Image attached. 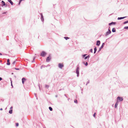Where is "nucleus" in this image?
Listing matches in <instances>:
<instances>
[{
  "mask_svg": "<svg viewBox=\"0 0 128 128\" xmlns=\"http://www.w3.org/2000/svg\"><path fill=\"white\" fill-rule=\"evenodd\" d=\"M15 61H14V62L13 63V64H15Z\"/></svg>",
  "mask_w": 128,
  "mask_h": 128,
  "instance_id": "nucleus-33",
  "label": "nucleus"
},
{
  "mask_svg": "<svg viewBox=\"0 0 128 128\" xmlns=\"http://www.w3.org/2000/svg\"><path fill=\"white\" fill-rule=\"evenodd\" d=\"M94 53L95 54V53L96 52V50H97L96 47H95L94 48Z\"/></svg>",
  "mask_w": 128,
  "mask_h": 128,
  "instance_id": "nucleus-17",
  "label": "nucleus"
},
{
  "mask_svg": "<svg viewBox=\"0 0 128 128\" xmlns=\"http://www.w3.org/2000/svg\"><path fill=\"white\" fill-rule=\"evenodd\" d=\"M123 100V99L122 98H120L119 97H118L117 98V102H118V101H121Z\"/></svg>",
  "mask_w": 128,
  "mask_h": 128,
  "instance_id": "nucleus-2",
  "label": "nucleus"
},
{
  "mask_svg": "<svg viewBox=\"0 0 128 128\" xmlns=\"http://www.w3.org/2000/svg\"><path fill=\"white\" fill-rule=\"evenodd\" d=\"M100 41L99 40H98L97 41V42H96V45H97L99 46L100 44Z\"/></svg>",
  "mask_w": 128,
  "mask_h": 128,
  "instance_id": "nucleus-10",
  "label": "nucleus"
},
{
  "mask_svg": "<svg viewBox=\"0 0 128 128\" xmlns=\"http://www.w3.org/2000/svg\"><path fill=\"white\" fill-rule=\"evenodd\" d=\"M111 33V31L110 30H108V31L106 32V35L107 36L109 34H110Z\"/></svg>",
  "mask_w": 128,
  "mask_h": 128,
  "instance_id": "nucleus-7",
  "label": "nucleus"
},
{
  "mask_svg": "<svg viewBox=\"0 0 128 128\" xmlns=\"http://www.w3.org/2000/svg\"><path fill=\"white\" fill-rule=\"evenodd\" d=\"M41 18H42V19H43V20H44V19H43V16L42 15V14Z\"/></svg>",
  "mask_w": 128,
  "mask_h": 128,
  "instance_id": "nucleus-28",
  "label": "nucleus"
},
{
  "mask_svg": "<svg viewBox=\"0 0 128 128\" xmlns=\"http://www.w3.org/2000/svg\"><path fill=\"white\" fill-rule=\"evenodd\" d=\"M79 68L78 67H77L76 70V73L77 74V76H78L79 75Z\"/></svg>",
  "mask_w": 128,
  "mask_h": 128,
  "instance_id": "nucleus-4",
  "label": "nucleus"
},
{
  "mask_svg": "<svg viewBox=\"0 0 128 128\" xmlns=\"http://www.w3.org/2000/svg\"><path fill=\"white\" fill-rule=\"evenodd\" d=\"M46 52H45L43 51L41 52L40 56L42 57H44L46 56Z\"/></svg>",
  "mask_w": 128,
  "mask_h": 128,
  "instance_id": "nucleus-1",
  "label": "nucleus"
},
{
  "mask_svg": "<svg viewBox=\"0 0 128 128\" xmlns=\"http://www.w3.org/2000/svg\"><path fill=\"white\" fill-rule=\"evenodd\" d=\"M88 65V63L87 62H86L85 64V65L86 66H87Z\"/></svg>",
  "mask_w": 128,
  "mask_h": 128,
  "instance_id": "nucleus-30",
  "label": "nucleus"
},
{
  "mask_svg": "<svg viewBox=\"0 0 128 128\" xmlns=\"http://www.w3.org/2000/svg\"><path fill=\"white\" fill-rule=\"evenodd\" d=\"M124 28L125 29H128V26H126L124 27Z\"/></svg>",
  "mask_w": 128,
  "mask_h": 128,
  "instance_id": "nucleus-26",
  "label": "nucleus"
},
{
  "mask_svg": "<svg viewBox=\"0 0 128 128\" xmlns=\"http://www.w3.org/2000/svg\"><path fill=\"white\" fill-rule=\"evenodd\" d=\"M96 113H94V114L93 115V116H94V117H95V114H96Z\"/></svg>",
  "mask_w": 128,
  "mask_h": 128,
  "instance_id": "nucleus-29",
  "label": "nucleus"
},
{
  "mask_svg": "<svg viewBox=\"0 0 128 128\" xmlns=\"http://www.w3.org/2000/svg\"><path fill=\"white\" fill-rule=\"evenodd\" d=\"M0 55H2V54L1 53H0Z\"/></svg>",
  "mask_w": 128,
  "mask_h": 128,
  "instance_id": "nucleus-35",
  "label": "nucleus"
},
{
  "mask_svg": "<svg viewBox=\"0 0 128 128\" xmlns=\"http://www.w3.org/2000/svg\"><path fill=\"white\" fill-rule=\"evenodd\" d=\"M49 108L50 111H52V108L50 107H49Z\"/></svg>",
  "mask_w": 128,
  "mask_h": 128,
  "instance_id": "nucleus-20",
  "label": "nucleus"
},
{
  "mask_svg": "<svg viewBox=\"0 0 128 128\" xmlns=\"http://www.w3.org/2000/svg\"><path fill=\"white\" fill-rule=\"evenodd\" d=\"M86 54H84V55L83 56V57H85L84 58V59L85 60H86V59L88 58H89L90 57V56L89 55H88L87 56H86Z\"/></svg>",
  "mask_w": 128,
  "mask_h": 128,
  "instance_id": "nucleus-5",
  "label": "nucleus"
},
{
  "mask_svg": "<svg viewBox=\"0 0 128 128\" xmlns=\"http://www.w3.org/2000/svg\"><path fill=\"white\" fill-rule=\"evenodd\" d=\"M2 80V78H1L0 77V81Z\"/></svg>",
  "mask_w": 128,
  "mask_h": 128,
  "instance_id": "nucleus-32",
  "label": "nucleus"
},
{
  "mask_svg": "<svg viewBox=\"0 0 128 128\" xmlns=\"http://www.w3.org/2000/svg\"><path fill=\"white\" fill-rule=\"evenodd\" d=\"M126 17H123L118 18V20H121V19H124V18H125Z\"/></svg>",
  "mask_w": 128,
  "mask_h": 128,
  "instance_id": "nucleus-14",
  "label": "nucleus"
},
{
  "mask_svg": "<svg viewBox=\"0 0 128 128\" xmlns=\"http://www.w3.org/2000/svg\"><path fill=\"white\" fill-rule=\"evenodd\" d=\"M74 102L76 103H77V101L76 100H74Z\"/></svg>",
  "mask_w": 128,
  "mask_h": 128,
  "instance_id": "nucleus-22",
  "label": "nucleus"
},
{
  "mask_svg": "<svg viewBox=\"0 0 128 128\" xmlns=\"http://www.w3.org/2000/svg\"><path fill=\"white\" fill-rule=\"evenodd\" d=\"M51 59V58L50 57H48L46 58V61L47 62H49Z\"/></svg>",
  "mask_w": 128,
  "mask_h": 128,
  "instance_id": "nucleus-6",
  "label": "nucleus"
},
{
  "mask_svg": "<svg viewBox=\"0 0 128 128\" xmlns=\"http://www.w3.org/2000/svg\"><path fill=\"white\" fill-rule=\"evenodd\" d=\"M12 110H10L9 111V113L10 114H12Z\"/></svg>",
  "mask_w": 128,
  "mask_h": 128,
  "instance_id": "nucleus-18",
  "label": "nucleus"
},
{
  "mask_svg": "<svg viewBox=\"0 0 128 128\" xmlns=\"http://www.w3.org/2000/svg\"><path fill=\"white\" fill-rule=\"evenodd\" d=\"M34 59H33V60H34Z\"/></svg>",
  "mask_w": 128,
  "mask_h": 128,
  "instance_id": "nucleus-37",
  "label": "nucleus"
},
{
  "mask_svg": "<svg viewBox=\"0 0 128 128\" xmlns=\"http://www.w3.org/2000/svg\"><path fill=\"white\" fill-rule=\"evenodd\" d=\"M118 102H116V104H115V108H116L117 107V106H118Z\"/></svg>",
  "mask_w": 128,
  "mask_h": 128,
  "instance_id": "nucleus-13",
  "label": "nucleus"
},
{
  "mask_svg": "<svg viewBox=\"0 0 128 128\" xmlns=\"http://www.w3.org/2000/svg\"><path fill=\"white\" fill-rule=\"evenodd\" d=\"M0 110H2V108H1L0 109Z\"/></svg>",
  "mask_w": 128,
  "mask_h": 128,
  "instance_id": "nucleus-34",
  "label": "nucleus"
},
{
  "mask_svg": "<svg viewBox=\"0 0 128 128\" xmlns=\"http://www.w3.org/2000/svg\"><path fill=\"white\" fill-rule=\"evenodd\" d=\"M11 85L12 86V84H11Z\"/></svg>",
  "mask_w": 128,
  "mask_h": 128,
  "instance_id": "nucleus-38",
  "label": "nucleus"
},
{
  "mask_svg": "<svg viewBox=\"0 0 128 128\" xmlns=\"http://www.w3.org/2000/svg\"><path fill=\"white\" fill-rule=\"evenodd\" d=\"M16 126H18V123H16Z\"/></svg>",
  "mask_w": 128,
  "mask_h": 128,
  "instance_id": "nucleus-24",
  "label": "nucleus"
},
{
  "mask_svg": "<svg viewBox=\"0 0 128 128\" xmlns=\"http://www.w3.org/2000/svg\"><path fill=\"white\" fill-rule=\"evenodd\" d=\"M8 1L12 5H13V2H12V1H11V0H8Z\"/></svg>",
  "mask_w": 128,
  "mask_h": 128,
  "instance_id": "nucleus-15",
  "label": "nucleus"
},
{
  "mask_svg": "<svg viewBox=\"0 0 128 128\" xmlns=\"http://www.w3.org/2000/svg\"><path fill=\"white\" fill-rule=\"evenodd\" d=\"M16 70H18L19 69H16Z\"/></svg>",
  "mask_w": 128,
  "mask_h": 128,
  "instance_id": "nucleus-36",
  "label": "nucleus"
},
{
  "mask_svg": "<svg viewBox=\"0 0 128 128\" xmlns=\"http://www.w3.org/2000/svg\"><path fill=\"white\" fill-rule=\"evenodd\" d=\"M12 108H13L12 107V106H11V107L10 108V109H11V110H12Z\"/></svg>",
  "mask_w": 128,
  "mask_h": 128,
  "instance_id": "nucleus-31",
  "label": "nucleus"
},
{
  "mask_svg": "<svg viewBox=\"0 0 128 128\" xmlns=\"http://www.w3.org/2000/svg\"><path fill=\"white\" fill-rule=\"evenodd\" d=\"M64 38L66 40H67L68 39H69V38L67 37H64Z\"/></svg>",
  "mask_w": 128,
  "mask_h": 128,
  "instance_id": "nucleus-21",
  "label": "nucleus"
},
{
  "mask_svg": "<svg viewBox=\"0 0 128 128\" xmlns=\"http://www.w3.org/2000/svg\"><path fill=\"white\" fill-rule=\"evenodd\" d=\"M90 51L92 53V49H91L90 50Z\"/></svg>",
  "mask_w": 128,
  "mask_h": 128,
  "instance_id": "nucleus-27",
  "label": "nucleus"
},
{
  "mask_svg": "<svg viewBox=\"0 0 128 128\" xmlns=\"http://www.w3.org/2000/svg\"><path fill=\"white\" fill-rule=\"evenodd\" d=\"M26 80V79L24 78H22V83L23 84H24V82Z\"/></svg>",
  "mask_w": 128,
  "mask_h": 128,
  "instance_id": "nucleus-8",
  "label": "nucleus"
},
{
  "mask_svg": "<svg viewBox=\"0 0 128 128\" xmlns=\"http://www.w3.org/2000/svg\"><path fill=\"white\" fill-rule=\"evenodd\" d=\"M128 23V21H126L124 22V24H126V23Z\"/></svg>",
  "mask_w": 128,
  "mask_h": 128,
  "instance_id": "nucleus-23",
  "label": "nucleus"
},
{
  "mask_svg": "<svg viewBox=\"0 0 128 128\" xmlns=\"http://www.w3.org/2000/svg\"><path fill=\"white\" fill-rule=\"evenodd\" d=\"M7 64L8 65H10V60L9 59L7 60Z\"/></svg>",
  "mask_w": 128,
  "mask_h": 128,
  "instance_id": "nucleus-11",
  "label": "nucleus"
},
{
  "mask_svg": "<svg viewBox=\"0 0 128 128\" xmlns=\"http://www.w3.org/2000/svg\"><path fill=\"white\" fill-rule=\"evenodd\" d=\"M2 2L3 4V6H5V2L3 1H2Z\"/></svg>",
  "mask_w": 128,
  "mask_h": 128,
  "instance_id": "nucleus-19",
  "label": "nucleus"
},
{
  "mask_svg": "<svg viewBox=\"0 0 128 128\" xmlns=\"http://www.w3.org/2000/svg\"><path fill=\"white\" fill-rule=\"evenodd\" d=\"M46 88H48V85H46Z\"/></svg>",
  "mask_w": 128,
  "mask_h": 128,
  "instance_id": "nucleus-25",
  "label": "nucleus"
},
{
  "mask_svg": "<svg viewBox=\"0 0 128 128\" xmlns=\"http://www.w3.org/2000/svg\"><path fill=\"white\" fill-rule=\"evenodd\" d=\"M104 44V43H103L101 46L100 48L99 51H100V50H101L103 48Z\"/></svg>",
  "mask_w": 128,
  "mask_h": 128,
  "instance_id": "nucleus-9",
  "label": "nucleus"
},
{
  "mask_svg": "<svg viewBox=\"0 0 128 128\" xmlns=\"http://www.w3.org/2000/svg\"><path fill=\"white\" fill-rule=\"evenodd\" d=\"M112 31L113 32H116V29L115 28H112Z\"/></svg>",
  "mask_w": 128,
  "mask_h": 128,
  "instance_id": "nucleus-16",
  "label": "nucleus"
},
{
  "mask_svg": "<svg viewBox=\"0 0 128 128\" xmlns=\"http://www.w3.org/2000/svg\"><path fill=\"white\" fill-rule=\"evenodd\" d=\"M116 22H112L109 23V25H111L113 24H116Z\"/></svg>",
  "mask_w": 128,
  "mask_h": 128,
  "instance_id": "nucleus-12",
  "label": "nucleus"
},
{
  "mask_svg": "<svg viewBox=\"0 0 128 128\" xmlns=\"http://www.w3.org/2000/svg\"><path fill=\"white\" fill-rule=\"evenodd\" d=\"M58 66L60 68H62L64 66V65L63 64L59 63L58 64Z\"/></svg>",
  "mask_w": 128,
  "mask_h": 128,
  "instance_id": "nucleus-3",
  "label": "nucleus"
}]
</instances>
